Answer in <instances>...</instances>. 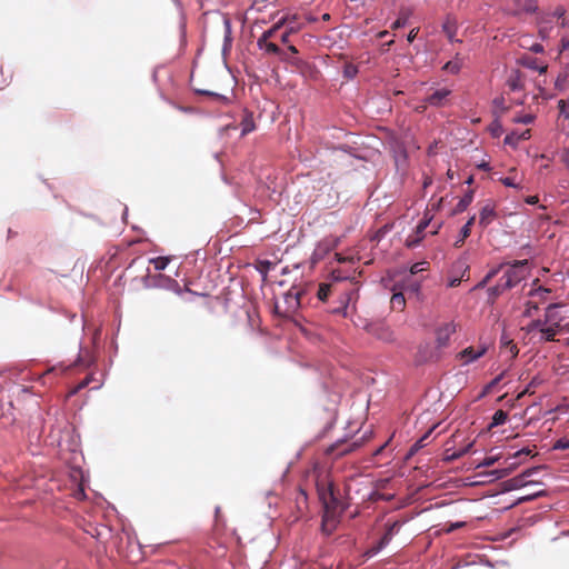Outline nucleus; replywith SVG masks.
Here are the masks:
<instances>
[{
	"label": "nucleus",
	"mask_w": 569,
	"mask_h": 569,
	"mask_svg": "<svg viewBox=\"0 0 569 569\" xmlns=\"http://www.w3.org/2000/svg\"><path fill=\"white\" fill-rule=\"evenodd\" d=\"M508 266V269L505 271L502 277L499 279V282L490 287L488 289V295L491 300H496L500 295H502L506 290L512 289L518 283H520L523 279L527 278L528 271V260H516L512 263H501L495 269H491L486 277L477 284V288L485 287L492 278H495L499 271Z\"/></svg>",
	"instance_id": "f257e3e1"
},
{
	"label": "nucleus",
	"mask_w": 569,
	"mask_h": 569,
	"mask_svg": "<svg viewBox=\"0 0 569 569\" xmlns=\"http://www.w3.org/2000/svg\"><path fill=\"white\" fill-rule=\"evenodd\" d=\"M317 488L323 508L321 531L323 535L330 536L337 529L346 507L337 498L331 482L318 483Z\"/></svg>",
	"instance_id": "f03ea898"
},
{
	"label": "nucleus",
	"mask_w": 569,
	"mask_h": 569,
	"mask_svg": "<svg viewBox=\"0 0 569 569\" xmlns=\"http://www.w3.org/2000/svg\"><path fill=\"white\" fill-rule=\"evenodd\" d=\"M278 30L279 24H276L271 29L263 32L262 36L258 39V47L260 49H264L268 53L279 56L281 61L296 63V61L287 57L286 53L276 43L268 41L270 38L276 36Z\"/></svg>",
	"instance_id": "7ed1b4c3"
},
{
	"label": "nucleus",
	"mask_w": 569,
	"mask_h": 569,
	"mask_svg": "<svg viewBox=\"0 0 569 569\" xmlns=\"http://www.w3.org/2000/svg\"><path fill=\"white\" fill-rule=\"evenodd\" d=\"M456 332L453 322H446L436 329V345L438 349L446 348L449 345L450 337Z\"/></svg>",
	"instance_id": "20e7f679"
},
{
	"label": "nucleus",
	"mask_w": 569,
	"mask_h": 569,
	"mask_svg": "<svg viewBox=\"0 0 569 569\" xmlns=\"http://www.w3.org/2000/svg\"><path fill=\"white\" fill-rule=\"evenodd\" d=\"M487 352V347L481 345V346H478V347H468L466 349H463L462 351H460L458 353V357L462 360V365H469L476 360H478L479 358H481L482 356H485Z\"/></svg>",
	"instance_id": "39448f33"
},
{
	"label": "nucleus",
	"mask_w": 569,
	"mask_h": 569,
	"mask_svg": "<svg viewBox=\"0 0 569 569\" xmlns=\"http://www.w3.org/2000/svg\"><path fill=\"white\" fill-rule=\"evenodd\" d=\"M368 331L369 333H371L373 337L381 341L391 342L395 340L392 330L382 323L370 326Z\"/></svg>",
	"instance_id": "423d86ee"
},
{
	"label": "nucleus",
	"mask_w": 569,
	"mask_h": 569,
	"mask_svg": "<svg viewBox=\"0 0 569 569\" xmlns=\"http://www.w3.org/2000/svg\"><path fill=\"white\" fill-rule=\"evenodd\" d=\"M497 218L496 206L492 202L486 203L479 212V224L487 228Z\"/></svg>",
	"instance_id": "0eeeda50"
},
{
	"label": "nucleus",
	"mask_w": 569,
	"mask_h": 569,
	"mask_svg": "<svg viewBox=\"0 0 569 569\" xmlns=\"http://www.w3.org/2000/svg\"><path fill=\"white\" fill-rule=\"evenodd\" d=\"M559 308L560 305L558 303H552L548 306L545 313L543 325H551L558 328L561 327V325L563 323V319L562 317L559 316Z\"/></svg>",
	"instance_id": "6e6552de"
},
{
	"label": "nucleus",
	"mask_w": 569,
	"mask_h": 569,
	"mask_svg": "<svg viewBox=\"0 0 569 569\" xmlns=\"http://www.w3.org/2000/svg\"><path fill=\"white\" fill-rule=\"evenodd\" d=\"M450 94L451 90L442 88L429 94L425 101L432 107H442L446 104L447 99Z\"/></svg>",
	"instance_id": "1a4fd4ad"
},
{
	"label": "nucleus",
	"mask_w": 569,
	"mask_h": 569,
	"mask_svg": "<svg viewBox=\"0 0 569 569\" xmlns=\"http://www.w3.org/2000/svg\"><path fill=\"white\" fill-rule=\"evenodd\" d=\"M506 84L508 89L512 92L523 90L525 82L522 73L519 70L511 71Z\"/></svg>",
	"instance_id": "9d476101"
},
{
	"label": "nucleus",
	"mask_w": 569,
	"mask_h": 569,
	"mask_svg": "<svg viewBox=\"0 0 569 569\" xmlns=\"http://www.w3.org/2000/svg\"><path fill=\"white\" fill-rule=\"evenodd\" d=\"M240 128L242 137L256 130V123L252 112H249L247 110L244 111L243 117L240 121Z\"/></svg>",
	"instance_id": "9b49d317"
},
{
	"label": "nucleus",
	"mask_w": 569,
	"mask_h": 569,
	"mask_svg": "<svg viewBox=\"0 0 569 569\" xmlns=\"http://www.w3.org/2000/svg\"><path fill=\"white\" fill-rule=\"evenodd\" d=\"M530 130L526 129L522 132L512 131L511 133L507 134L505 138V143L508 146H511L516 148L521 140H527L530 138Z\"/></svg>",
	"instance_id": "f8f14e48"
},
{
	"label": "nucleus",
	"mask_w": 569,
	"mask_h": 569,
	"mask_svg": "<svg viewBox=\"0 0 569 569\" xmlns=\"http://www.w3.org/2000/svg\"><path fill=\"white\" fill-rule=\"evenodd\" d=\"M560 332V328L551 326V325H543L540 328V341H555V337L557 333Z\"/></svg>",
	"instance_id": "ddd939ff"
},
{
	"label": "nucleus",
	"mask_w": 569,
	"mask_h": 569,
	"mask_svg": "<svg viewBox=\"0 0 569 569\" xmlns=\"http://www.w3.org/2000/svg\"><path fill=\"white\" fill-rule=\"evenodd\" d=\"M475 220H476V217L472 216L466 222V224L461 228L459 238L455 241V247L456 248H460L463 244L465 240L470 236L471 228H472V226L475 223Z\"/></svg>",
	"instance_id": "4468645a"
},
{
	"label": "nucleus",
	"mask_w": 569,
	"mask_h": 569,
	"mask_svg": "<svg viewBox=\"0 0 569 569\" xmlns=\"http://www.w3.org/2000/svg\"><path fill=\"white\" fill-rule=\"evenodd\" d=\"M522 64L529 69L536 70L539 73H545L547 71V64H543L538 59L532 57H525L521 60Z\"/></svg>",
	"instance_id": "2eb2a0df"
},
{
	"label": "nucleus",
	"mask_w": 569,
	"mask_h": 569,
	"mask_svg": "<svg viewBox=\"0 0 569 569\" xmlns=\"http://www.w3.org/2000/svg\"><path fill=\"white\" fill-rule=\"evenodd\" d=\"M472 199H473V192L472 191H469L468 193H466L460 200L459 202L457 203L456 208L453 209L452 213L453 214H458V213H461L463 212L468 206L472 202Z\"/></svg>",
	"instance_id": "dca6fc26"
},
{
	"label": "nucleus",
	"mask_w": 569,
	"mask_h": 569,
	"mask_svg": "<svg viewBox=\"0 0 569 569\" xmlns=\"http://www.w3.org/2000/svg\"><path fill=\"white\" fill-rule=\"evenodd\" d=\"M402 290L407 293L417 295L420 290V281L407 277L403 281Z\"/></svg>",
	"instance_id": "f3484780"
},
{
	"label": "nucleus",
	"mask_w": 569,
	"mask_h": 569,
	"mask_svg": "<svg viewBox=\"0 0 569 569\" xmlns=\"http://www.w3.org/2000/svg\"><path fill=\"white\" fill-rule=\"evenodd\" d=\"M391 308L393 310L402 311L406 307V298L403 292H396L392 295L391 300Z\"/></svg>",
	"instance_id": "a211bd4d"
},
{
	"label": "nucleus",
	"mask_w": 569,
	"mask_h": 569,
	"mask_svg": "<svg viewBox=\"0 0 569 569\" xmlns=\"http://www.w3.org/2000/svg\"><path fill=\"white\" fill-rule=\"evenodd\" d=\"M338 246V239H326L316 249V254H325Z\"/></svg>",
	"instance_id": "6ab92c4d"
},
{
	"label": "nucleus",
	"mask_w": 569,
	"mask_h": 569,
	"mask_svg": "<svg viewBox=\"0 0 569 569\" xmlns=\"http://www.w3.org/2000/svg\"><path fill=\"white\" fill-rule=\"evenodd\" d=\"M501 346L502 348H506L509 351L512 359L518 356L519 350L517 345L511 339H508L506 336L501 337Z\"/></svg>",
	"instance_id": "aec40b11"
},
{
	"label": "nucleus",
	"mask_w": 569,
	"mask_h": 569,
	"mask_svg": "<svg viewBox=\"0 0 569 569\" xmlns=\"http://www.w3.org/2000/svg\"><path fill=\"white\" fill-rule=\"evenodd\" d=\"M508 419V413L503 410H497L492 416L490 428L503 425Z\"/></svg>",
	"instance_id": "412c9836"
},
{
	"label": "nucleus",
	"mask_w": 569,
	"mask_h": 569,
	"mask_svg": "<svg viewBox=\"0 0 569 569\" xmlns=\"http://www.w3.org/2000/svg\"><path fill=\"white\" fill-rule=\"evenodd\" d=\"M528 483H529V481H525L523 477H520V475H519V476L513 477V478L509 479L508 481H506V487L508 490H513V489L521 488Z\"/></svg>",
	"instance_id": "4be33fe9"
},
{
	"label": "nucleus",
	"mask_w": 569,
	"mask_h": 569,
	"mask_svg": "<svg viewBox=\"0 0 569 569\" xmlns=\"http://www.w3.org/2000/svg\"><path fill=\"white\" fill-rule=\"evenodd\" d=\"M462 67V61L458 57L455 60L448 61L443 66V70L450 73H458Z\"/></svg>",
	"instance_id": "5701e85b"
},
{
	"label": "nucleus",
	"mask_w": 569,
	"mask_h": 569,
	"mask_svg": "<svg viewBox=\"0 0 569 569\" xmlns=\"http://www.w3.org/2000/svg\"><path fill=\"white\" fill-rule=\"evenodd\" d=\"M443 32L447 34L450 41H453V38L457 32V28L455 22L451 19H447L446 22L442 26Z\"/></svg>",
	"instance_id": "b1692460"
},
{
	"label": "nucleus",
	"mask_w": 569,
	"mask_h": 569,
	"mask_svg": "<svg viewBox=\"0 0 569 569\" xmlns=\"http://www.w3.org/2000/svg\"><path fill=\"white\" fill-rule=\"evenodd\" d=\"M518 7L526 12H535L538 9L536 0H518Z\"/></svg>",
	"instance_id": "393cba45"
},
{
	"label": "nucleus",
	"mask_w": 569,
	"mask_h": 569,
	"mask_svg": "<svg viewBox=\"0 0 569 569\" xmlns=\"http://www.w3.org/2000/svg\"><path fill=\"white\" fill-rule=\"evenodd\" d=\"M331 292V286L328 283H321L319 286L317 297L321 301H326Z\"/></svg>",
	"instance_id": "a878e982"
},
{
	"label": "nucleus",
	"mask_w": 569,
	"mask_h": 569,
	"mask_svg": "<svg viewBox=\"0 0 569 569\" xmlns=\"http://www.w3.org/2000/svg\"><path fill=\"white\" fill-rule=\"evenodd\" d=\"M358 72V67L353 63H346L343 67V76L347 79H353Z\"/></svg>",
	"instance_id": "bb28decb"
},
{
	"label": "nucleus",
	"mask_w": 569,
	"mask_h": 569,
	"mask_svg": "<svg viewBox=\"0 0 569 569\" xmlns=\"http://www.w3.org/2000/svg\"><path fill=\"white\" fill-rule=\"evenodd\" d=\"M299 299H300V292H298V291L295 293L290 291L286 295V300L290 303L291 309H296L299 307V305H300Z\"/></svg>",
	"instance_id": "cd10ccee"
},
{
	"label": "nucleus",
	"mask_w": 569,
	"mask_h": 569,
	"mask_svg": "<svg viewBox=\"0 0 569 569\" xmlns=\"http://www.w3.org/2000/svg\"><path fill=\"white\" fill-rule=\"evenodd\" d=\"M153 268L158 271L164 270L169 263V258L167 257H158L151 260Z\"/></svg>",
	"instance_id": "c85d7f7f"
},
{
	"label": "nucleus",
	"mask_w": 569,
	"mask_h": 569,
	"mask_svg": "<svg viewBox=\"0 0 569 569\" xmlns=\"http://www.w3.org/2000/svg\"><path fill=\"white\" fill-rule=\"evenodd\" d=\"M540 383L541 380L538 377L532 378V380L529 382L526 389L521 393H519L518 398H521L523 395H532L535 392L533 389L538 387Z\"/></svg>",
	"instance_id": "c756f323"
},
{
	"label": "nucleus",
	"mask_w": 569,
	"mask_h": 569,
	"mask_svg": "<svg viewBox=\"0 0 569 569\" xmlns=\"http://www.w3.org/2000/svg\"><path fill=\"white\" fill-rule=\"evenodd\" d=\"M427 266H428V262H426V261L417 262V263L412 264L410 268V274L408 277L413 278L415 274H418L419 272L426 270Z\"/></svg>",
	"instance_id": "7c9ffc66"
},
{
	"label": "nucleus",
	"mask_w": 569,
	"mask_h": 569,
	"mask_svg": "<svg viewBox=\"0 0 569 569\" xmlns=\"http://www.w3.org/2000/svg\"><path fill=\"white\" fill-rule=\"evenodd\" d=\"M552 449L553 450H567V449H569V439H567V438L558 439L553 443Z\"/></svg>",
	"instance_id": "2f4dec72"
},
{
	"label": "nucleus",
	"mask_w": 569,
	"mask_h": 569,
	"mask_svg": "<svg viewBox=\"0 0 569 569\" xmlns=\"http://www.w3.org/2000/svg\"><path fill=\"white\" fill-rule=\"evenodd\" d=\"M505 372H501L499 376H497L495 379H492L485 388L483 395L489 392L492 388H495L503 378Z\"/></svg>",
	"instance_id": "473e14b6"
},
{
	"label": "nucleus",
	"mask_w": 569,
	"mask_h": 569,
	"mask_svg": "<svg viewBox=\"0 0 569 569\" xmlns=\"http://www.w3.org/2000/svg\"><path fill=\"white\" fill-rule=\"evenodd\" d=\"M408 16L407 14H400V17L391 24L392 29H400L407 24Z\"/></svg>",
	"instance_id": "72a5a7b5"
},
{
	"label": "nucleus",
	"mask_w": 569,
	"mask_h": 569,
	"mask_svg": "<svg viewBox=\"0 0 569 569\" xmlns=\"http://www.w3.org/2000/svg\"><path fill=\"white\" fill-rule=\"evenodd\" d=\"M533 119H535V117L532 114H523V116L516 117L513 119V122L529 124L533 121Z\"/></svg>",
	"instance_id": "f704fd0d"
},
{
	"label": "nucleus",
	"mask_w": 569,
	"mask_h": 569,
	"mask_svg": "<svg viewBox=\"0 0 569 569\" xmlns=\"http://www.w3.org/2000/svg\"><path fill=\"white\" fill-rule=\"evenodd\" d=\"M500 182L506 187L520 188L519 183L516 182L513 177L500 178Z\"/></svg>",
	"instance_id": "c9c22d12"
},
{
	"label": "nucleus",
	"mask_w": 569,
	"mask_h": 569,
	"mask_svg": "<svg viewBox=\"0 0 569 569\" xmlns=\"http://www.w3.org/2000/svg\"><path fill=\"white\" fill-rule=\"evenodd\" d=\"M90 382V379L89 378H84L81 382H79L70 392H69V396H74L76 393H78L80 390H82L83 388H86Z\"/></svg>",
	"instance_id": "e433bc0d"
},
{
	"label": "nucleus",
	"mask_w": 569,
	"mask_h": 569,
	"mask_svg": "<svg viewBox=\"0 0 569 569\" xmlns=\"http://www.w3.org/2000/svg\"><path fill=\"white\" fill-rule=\"evenodd\" d=\"M543 326V320L537 319L531 321L528 325V332H533L535 330H538L540 332V328Z\"/></svg>",
	"instance_id": "4c0bfd02"
},
{
	"label": "nucleus",
	"mask_w": 569,
	"mask_h": 569,
	"mask_svg": "<svg viewBox=\"0 0 569 569\" xmlns=\"http://www.w3.org/2000/svg\"><path fill=\"white\" fill-rule=\"evenodd\" d=\"M400 526H401V523L399 521H393V522L387 525L386 531L391 532V537H393V535L399 531Z\"/></svg>",
	"instance_id": "58836bf2"
},
{
	"label": "nucleus",
	"mask_w": 569,
	"mask_h": 569,
	"mask_svg": "<svg viewBox=\"0 0 569 569\" xmlns=\"http://www.w3.org/2000/svg\"><path fill=\"white\" fill-rule=\"evenodd\" d=\"M498 458L495 456H489L483 459V461L479 465V467H491L497 462Z\"/></svg>",
	"instance_id": "ea45409f"
},
{
	"label": "nucleus",
	"mask_w": 569,
	"mask_h": 569,
	"mask_svg": "<svg viewBox=\"0 0 569 569\" xmlns=\"http://www.w3.org/2000/svg\"><path fill=\"white\" fill-rule=\"evenodd\" d=\"M391 539H392L391 532L386 531L379 541V549L386 547L391 541Z\"/></svg>",
	"instance_id": "a19ab883"
},
{
	"label": "nucleus",
	"mask_w": 569,
	"mask_h": 569,
	"mask_svg": "<svg viewBox=\"0 0 569 569\" xmlns=\"http://www.w3.org/2000/svg\"><path fill=\"white\" fill-rule=\"evenodd\" d=\"M429 433H426L422 438H420L412 447L411 452L422 448L425 446V440L428 438Z\"/></svg>",
	"instance_id": "79ce46f5"
},
{
	"label": "nucleus",
	"mask_w": 569,
	"mask_h": 569,
	"mask_svg": "<svg viewBox=\"0 0 569 569\" xmlns=\"http://www.w3.org/2000/svg\"><path fill=\"white\" fill-rule=\"evenodd\" d=\"M297 503L300 507L301 503H307V493L303 490H299L298 497H297Z\"/></svg>",
	"instance_id": "37998d69"
},
{
	"label": "nucleus",
	"mask_w": 569,
	"mask_h": 569,
	"mask_svg": "<svg viewBox=\"0 0 569 569\" xmlns=\"http://www.w3.org/2000/svg\"><path fill=\"white\" fill-rule=\"evenodd\" d=\"M547 293H549V290H547V289H545V288H542V287H539V288H537L536 290H531V291L529 292V295H530V296H536V295H538V296H541V297H543V296H545V295H547Z\"/></svg>",
	"instance_id": "c03bdc74"
},
{
	"label": "nucleus",
	"mask_w": 569,
	"mask_h": 569,
	"mask_svg": "<svg viewBox=\"0 0 569 569\" xmlns=\"http://www.w3.org/2000/svg\"><path fill=\"white\" fill-rule=\"evenodd\" d=\"M531 452H532V451H531L530 449H528V448H523V449H521V450L517 451V452L513 455V458L519 459V458H520V457H522V456H530V455H531Z\"/></svg>",
	"instance_id": "a18cd8bd"
},
{
	"label": "nucleus",
	"mask_w": 569,
	"mask_h": 569,
	"mask_svg": "<svg viewBox=\"0 0 569 569\" xmlns=\"http://www.w3.org/2000/svg\"><path fill=\"white\" fill-rule=\"evenodd\" d=\"M271 267V262L268 260L260 261V267L258 268L260 272L266 273Z\"/></svg>",
	"instance_id": "49530a36"
},
{
	"label": "nucleus",
	"mask_w": 569,
	"mask_h": 569,
	"mask_svg": "<svg viewBox=\"0 0 569 569\" xmlns=\"http://www.w3.org/2000/svg\"><path fill=\"white\" fill-rule=\"evenodd\" d=\"M357 447H358V443L353 442V443L349 445L348 447L341 449L339 455H347L349 452H352Z\"/></svg>",
	"instance_id": "de8ad7c7"
},
{
	"label": "nucleus",
	"mask_w": 569,
	"mask_h": 569,
	"mask_svg": "<svg viewBox=\"0 0 569 569\" xmlns=\"http://www.w3.org/2000/svg\"><path fill=\"white\" fill-rule=\"evenodd\" d=\"M538 468H531V469H527L526 471H523L520 477H523V480L525 481H528L527 479L529 477H531L535 472H537Z\"/></svg>",
	"instance_id": "09e8293b"
},
{
	"label": "nucleus",
	"mask_w": 569,
	"mask_h": 569,
	"mask_svg": "<svg viewBox=\"0 0 569 569\" xmlns=\"http://www.w3.org/2000/svg\"><path fill=\"white\" fill-rule=\"evenodd\" d=\"M537 310L538 309V305L533 301H528L527 302V309H526V315L527 316H531V310Z\"/></svg>",
	"instance_id": "8fccbe9b"
},
{
	"label": "nucleus",
	"mask_w": 569,
	"mask_h": 569,
	"mask_svg": "<svg viewBox=\"0 0 569 569\" xmlns=\"http://www.w3.org/2000/svg\"><path fill=\"white\" fill-rule=\"evenodd\" d=\"M429 224V220H423L417 226V234H421Z\"/></svg>",
	"instance_id": "3c124183"
},
{
	"label": "nucleus",
	"mask_w": 569,
	"mask_h": 569,
	"mask_svg": "<svg viewBox=\"0 0 569 569\" xmlns=\"http://www.w3.org/2000/svg\"><path fill=\"white\" fill-rule=\"evenodd\" d=\"M201 93L203 94H208V96H212L214 97L217 100H221L223 102H228V99L224 97V96H221V94H218V93H212V92H209V91H202Z\"/></svg>",
	"instance_id": "603ef678"
},
{
	"label": "nucleus",
	"mask_w": 569,
	"mask_h": 569,
	"mask_svg": "<svg viewBox=\"0 0 569 569\" xmlns=\"http://www.w3.org/2000/svg\"><path fill=\"white\" fill-rule=\"evenodd\" d=\"M542 496V492H537V493H533V495H530V496H526V497H522V498H519V502H522V501H529V500H532L537 497H540Z\"/></svg>",
	"instance_id": "864d4df0"
},
{
	"label": "nucleus",
	"mask_w": 569,
	"mask_h": 569,
	"mask_svg": "<svg viewBox=\"0 0 569 569\" xmlns=\"http://www.w3.org/2000/svg\"><path fill=\"white\" fill-rule=\"evenodd\" d=\"M530 49L536 53H540L543 51V47L540 43L532 44Z\"/></svg>",
	"instance_id": "5fc2aeb1"
},
{
	"label": "nucleus",
	"mask_w": 569,
	"mask_h": 569,
	"mask_svg": "<svg viewBox=\"0 0 569 569\" xmlns=\"http://www.w3.org/2000/svg\"><path fill=\"white\" fill-rule=\"evenodd\" d=\"M460 282H461V279H460V278H453V279H451V280L449 281L448 286H449L450 288H455V287L459 286V284H460Z\"/></svg>",
	"instance_id": "6e6d98bb"
},
{
	"label": "nucleus",
	"mask_w": 569,
	"mask_h": 569,
	"mask_svg": "<svg viewBox=\"0 0 569 569\" xmlns=\"http://www.w3.org/2000/svg\"><path fill=\"white\" fill-rule=\"evenodd\" d=\"M526 202L528 204H536L538 202V197L537 196H529L526 198Z\"/></svg>",
	"instance_id": "4d7b16f0"
},
{
	"label": "nucleus",
	"mask_w": 569,
	"mask_h": 569,
	"mask_svg": "<svg viewBox=\"0 0 569 569\" xmlns=\"http://www.w3.org/2000/svg\"><path fill=\"white\" fill-rule=\"evenodd\" d=\"M495 473L497 475L498 478H502L509 473V470L507 468H505L501 470H496Z\"/></svg>",
	"instance_id": "13d9d810"
},
{
	"label": "nucleus",
	"mask_w": 569,
	"mask_h": 569,
	"mask_svg": "<svg viewBox=\"0 0 569 569\" xmlns=\"http://www.w3.org/2000/svg\"><path fill=\"white\" fill-rule=\"evenodd\" d=\"M560 332L569 333V322H563L561 325Z\"/></svg>",
	"instance_id": "bf43d9fd"
},
{
	"label": "nucleus",
	"mask_w": 569,
	"mask_h": 569,
	"mask_svg": "<svg viewBox=\"0 0 569 569\" xmlns=\"http://www.w3.org/2000/svg\"><path fill=\"white\" fill-rule=\"evenodd\" d=\"M565 9L563 8H557L556 11H555V16H557L558 18H561L565 16Z\"/></svg>",
	"instance_id": "052dcab7"
},
{
	"label": "nucleus",
	"mask_w": 569,
	"mask_h": 569,
	"mask_svg": "<svg viewBox=\"0 0 569 569\" xmlns=\"http://www.w3.org/2000/svg\"><path fill=\"white\" fill-rule=\"evenodd\" d=\"M280 41H281L282 43H287V42L289 41V32H287V31H286V32H283V33L281 34V37H280Z\"/></svg>",
	"instance_id": "680f3d73"
},
{
	"label": "nucleus",
	"mask_w": 569,
	"mask_h": 569,
	"mask_svg": "<svg viewBox=\"0 0 569 569\" xmlns=\"http://www.w3.org/2000/svg\"><path fill=\"white\" fill-rule=\"evenodd\" d=\"M462 526H463V522L452 523L448 531H452L455 529L461 528Z\"/></svg>",
	"instance_id": "e2e57ef3"
},
{
	"label": "nucleus",
	"mask_w": 569,
	"mask_h": 569,
	"mask_svg": "<svg viewBox=\"0 0 569 569\" xmlns=\"http://www.w3.org/2000/svg\"><path fill=\"white\" fill-rule=\"evenodd\" d=\"M432 183V180L430 177H426L423 181V188H428Z\"/></svg>",
	"instance_id": "0e129e2a"
},
{
	"label": "nucleus",
	"mask_w": 569,
	"mask_h": 569,
	"mask_svg": "<svg viewBox=\"0 0 569 569\" xmlns=\"http://www.w3.org/2000/svg\"><path fill=\"white\" fill-rule=\"evenodd\" d=\"M567 48H569V40L562 39L561 40V49L566 50Z\"/></svg>",
	"instance_id": "69168bd1"
},
{
	"label": "nucleus",
	"mask_w": 569,
	"mask_h": 569,
	"mask_svg": "<svg viewBox=\"0 0 569 569\" xmlns=\"http://www.w3.org/2000/svg\"><path fill=\"white\" fill-rule=\"evenodd\" d=\"M471 447V445H469L465 450H462L461 452L459 453H455L453 455V458H458V457H461L462 455H465L466 452H468L469 448Z\"/></svg>",
	"instance_id": "338daca9"
},
{
	"label": "nucleus",
	"mask_w": 569,
	"mask_h": 569,
	"mask_svg": "<svg viewBox=\"0 0 569 569\" xmlns=\"http://www.w3.org/2000/svg\"><path fill=\"white\" fill-rule=\"evenodd\" d=\"M288 50L293 53V54H297L298 53V49L295 47V46H289L288 47Z\"/></svg>",
	"instance_id": "774afa93"
}]
</instances>
